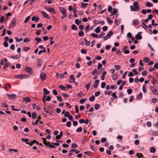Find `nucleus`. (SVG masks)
<instances>
[{
  "instance_id": "f257e3e1",
  "label": "nucleus",
  "mask_w": 158,
  "mask_h": 158,
  "mask_svg": "<svg viewBox=\"0 0 158 158\" xmlns=\"http://www.w3.org/2000/svg\"><path fill=\"white\" fill-rule=\"evenodd\" d=\"M58 8L60 11L62 13V15L64 17H66L67 16V15L66 14V11L64 8L63 7L60 6H59Z\"/></svg>"
},
{
  "instance_id": "7c9ffc66",
  "label": "nucleus",
  "mask_w": 158,
  "mask_h": 158,
  "mask_svg": "<svg viewBox=\"0 0 158 158\" xmlns=\"http://www.w3.org/2000/svg\"><path fill=\"white\" fill-rule=\"evenodd\" d=\"M32 117L33 119H35L37 117L36 114L35 112H33L32 114Z\"/></svg>"
},
{
  "instance_id": "37998d69",
  "label": "nucleus",
  "mask_w": 158,
  "mask_h": 158,
  "mask_svg": "<svg viewBox=\"0 0 158 158\" xmlns=\"http://www.w3.org/2000/svg\"><path fill=\"white\" fill-rule=\"evenodd\" d=\"M59 87L64 91H65L66 89L65 87L63 85H59Z\"/></svg>"
},
{
  "instance_id": "c03bdc74",
  "label": "nucleus",
  "mask_w": 158,
  "mask_h": 158,
  "mask_svg": "<svg viewBox=\"0 0 158 158\" xmlns=\"http://www.w3.org/2000/svg\"><path fill=\"white\" fill-rule=\"evenodd\" d=\"M22 75H23V77H23V78H28L29 77V75H28V74H22Z\"/></svg>"
},
{
  "instance_id": "bf43d9fd",
  "label": "nucleus",
  "mask_w": 158,
  "mask_h": 158,
  "mask_svg": "<svg viewBox=\"0 0 158 158\" xmlns=\"http://www.w3.org/2000/svg\"><path fill=\"white\" fill-rule=\"evenodd\" d=\"M153 17V16L152 14H150L148 17V19L149 20H151Z\"/></svg>"
},
{
  "instance_id": "4be33fe9",
  "label": "nucleus",
  "mask_w": 158,
  "mask_h": 158,
  "mask_svg": "<svg viewBox=\"0 0 158 158\" xmlns=\"http://www.w3.org/2000/svg\"><path fill=\"white\" fill-rule=\"evenodd\" d=\"M90 35H91L94 38H99V35H98L97 34H95L94 33H92Z\"/></svg>"
},
{
  "instance_id": "9b49d317",
  "label": "nucleus",
  "mask_w": 158,
  "mask_h": 158,
  "mask_svg": "<svg viewBox=\"0 0 158 158\" xmlns=\"http://www.w3.org/2000/svg\"><path fill=\"white\" fill-rule=\"evenodd\" d=\"M88 4V3H85L84 2H82L81 5V8L84 9L87 7Z\"/></svg>"
},
{
  "instance_id": "4d7b16f0",
  "label": "nucleus",
  "mask_w": 158,
  "mask_h": 158,
  "mask_svg": "<svg viewBox=\"0 0 158 158\" xmlns=\"http://www.w3.org/2000/svg\"><path fill=\"white\" fill-rule=\"evenodd\" d=\"M108 27L107 26H104L102 27V30L103 31H106L108 29Z\"/></svg>"
},
{
  "instance_id": "a878e982",
  "label": "nucleus",
  "mask_w": 158,
  "mask_h": 158,
  "mask_svg": "<svg viewBox=\"0 0 158 158\" xmlns=\"http://www.w3.org/2000/svg\"><path fill=\"white\" fill-rule=\"evenodd\" d=\"M118 12V10L115 9H114L111 12V15H114L116 13Z\"/></svg>"
},
{
  "instance_id": "864d4df0",
  "label": "nucleus",
  "mask_w": 158,
  "mask_h": 158,
  "mask_svg": "<svg viewBox=\"0 0 158 158\" xmlns=\"http://www.w3.org/2000/svg\"><path fill=\"white\" fill-rule=\"evenodd\" d=\"M22 141L23 142H26V143H28V141H29V140L27 139H24L23 138H22Z\"/></svg>"
},
{
  "instance_id": "20e7f679",
  "label": "nucleus",
  "mask_w": 158,
  "mask_h": 158,
  "mask_svg": "<svg viewBox=\"0 0 158 158\" xmlns=\"http://www.w3.org/2000/svg\"><path fill=\"white\" fill-rule=\"evenodd\" d=\"M25 71L30 74H31L33 73V71L31 68L29 67H27L24 69Z\"/></svg>"
},
{
  "instance_id": "412c9836",
  "label": "nucleus",
  "mask_w": 158,
  "mask_h": 158,
  "mask_svg": "<svg viewBox=\"0 0 158 158\" xmlns=\"http://www.w3.org/2000/svg\"><path fill=\"white\" fill-rule=\"evenodd\" d=\"M70 78L73 80V82H70L71 83H75V78L74 77V76L73 75H71L70 76Z\"/></svg>"
},
{
  "instance_id": "8fccbe9b",
  "label": "nucleus",
  "mask_w": 158,
  "mask_h": 158,
  "mask_svg": "<svg viewBox=\"0 0 158 158\" xmlns=\"http://www.w3.org/2000/svg\"><path fill=\"white\" fill-rule=\"evenodd\" d=\"M113 10V8L111 6H109L107 9L108 11L109 12H110Z\"/></svg>"
},
{
  "instance_id": "5fc2aeb1",
  "label": "nucleus",
  "mask_w": 158,
  "mask_h": 158,
  "mask_svg": "<svg viewBox=\"0 0 158 158\" xmlns=\"http://www.w3.org/2000/svg\"><path fill=\"white\" fill-rule=\"evenodd\" d=\"M45 112H46L47 113H49L50 114H52V113L53 112V111L52 110H45Z\"/></svg>"
},
{
  "instance_id": "c756f323",
  "label": "nucleus",
  "mask_w": 158,
  "mask_h": 158,
  "mask_svg": "<svg viewBox=\"0 0 158 158\" xmlns=\"http://www.w3.org/2000/svg\"><path fill=\"white\" fill-rule=\"evenodd\" d=\"M100 107L99 104H96L94 105L95 109L96 110H98Z\"/></svg>"
},
{
  "instance_id": "6ab92c4d",
  "label": "nucleus",
  "mask_w": 158,
  "mask_h": 158,
  "mask_svg": "<svg viewBox=\"0 0 158 158\" xmlns=\"http://www.w3.org/2000/svg\"><path fill=\"white\" fill-rule=\"evenodd\" d=\"M135 38L138 40H140L142 39V36L140 34H137L135 35Z\"/></svg>"
},
{
  "instance_id": "de8ad7c7",
  "label": "nucleus",
  "mask_w": 158,
  "mask_h": 158,
  "mask_svg": "<svg viewBox=\"0 0 158 158\" xmlns=\"http://www.w3.org/2000/svg\"><path fill=\"white\" fill-rule=\"evenodd\" d=\"M91 82H90L89 84L85 85V88L87 90H88V89L89 88Z\"/></svg>"
},
{
  "instance_id": "f3484780",
  "label": "nucleus",
  "mask_w": 158,
  "mask_h": 158,
  "mask_svg": "<svg viewBox=\"0 0 158 158\" xmlns=\"http://www.w3.org/2000/svg\"><path fill=\"white\" fill-rule=\"evenodd\" d=\"M10 63L9 62L5 64L3 68V69L5 70L6 68L8 67L10 65Z\"/></svg>"
},
{
  "instance_id": "2eb2a0df",
  "label": "nucleus",
  "mask_w": 158,
  "mask_h": 158,
  "mask_svg": "<svg viewBox=\"0 0 158 158\" xmlns=\"http://www.w3.org/2000/svg\"><path fill=\"white\" fill-rule=\"evenodd\" d=\"M36 143H37V141L35 140H34L31 142L26 143L27 144H29L30 146H32L33 144Z\"/></svg>"
},
{
  "instance_id": "69168bd1",
  "label": "nucleus",
  "mask_w": 158,
  "mask_h": 158,
  "mask_svg": "<svg viewBox=\"0 0 158 158\" xmlns=\"http://www.w3.org/2000/svg\"><path fill=\"white\" fill-rule=\"evenodd\" d=\"M132 71L134 73V74L135 75H137L138 74V72L136 69H132Z\"/></svg>"
},
{
  "instance_id": "bb28decb",
  "label": "nucleus",
  "mask_w": 158,
  "mask_h": 158,
  "mask_svg": "<svg viewBox=\"0 0 158 158\" xmlns=\"http://www.w3.org/2000/svg\"><path fill=\"white\" fill-rule=\"evenodd\" d=\"M146 6L148 7H151L152 6V3L149 2H147L146 3Z\"/></svg>"
},
{
  "instance_id": "79ce46f5",
  "label": "nucleus",
  "mask_w": 158,
  "mask_h": 158,
  "mask_svg": "<svg viewBox=\"0 0 158 158\" xmlns=\"http://www.w3.org/2000/svg\"><path fill=\"white\" fill-rule=\"evenodd\" d=\"M85 101L86 99L85 98H83L80 100V103L81 104H82L83 103L85 102Z\"/></svg>"
},
{
  "instance_id": "6e6d98bb",
  "label": "nucleus",
  "mask_w": 158,
  "mask_h": 158,
  "mask_svg": "<svg viewBox=\"0 0 158 158\" xmlns=\"http://www.w3.org/2000/svg\"><path fill=\"white\" fill-rule=\"evenodd\" d=\"M37 60L38 61V64L37 65L38 66H40L41 65V62L40 61V60L39 58H37Z\"/></svg>"
},
{
  "instance_id": "680f3d73",
  "label": "nucleus",
  "mask_w": 158,
  "mask_h": 158,
  "mask_svg": "<svg viewBox=\"0 0 158 158\" xmlns=\"http://www.w3.org/2000/svg\"><path fill=\"white\" fill-rule=\"evenodd\" d=\"M106 85V83L105 82H103L101 84V87L102 88H105Z\"/></svg>"
},
{
  "instance_id": "0eeeda50",
  "label": "nucleus",
  "mask_w": 158,
  "mask_h": 158,
  "mask_svg": "<svg viewBox=\"0 0 158 158\" xmlns=\"http://www.w3.org/2000/svg\"><path fill=\"white\" fill-rule=\"evenodd\" d=\"M150 89L153 94L157 95L158 94V91L156 90V89L154 86H151L150 87Z\"/></svg>"
},
{
  "instance_id": "338daca9",
  "label": "nucleus",
  "mask_w": 158,
  "mask_h": 158,
  "mask_svg": "<svg viewBox=\"0 0 158 158\" xmlns=\"http://www.w3.org/2000/svg\"><path fill=\"white\" fill-rule=\"evenodd\" d=\"M112 96L115 99H116L117 98V97L116 95V93L115 92H114L112 94Z\"/></svg>"
},
{
  "instance_id": "423d86ee",
  "label": "nucleus",
  "mask_w": 158,
  "mask_h": 158,
  "mask_svg": "<svg viewBox=\"0 0 158 158\" xmlns=\"http://www.w3.org/2000/svg\"><path fill=\"white\" fill-rule=\"evenodd\" d=\"M16 20V19L15 18H13L10 24V27H11L13 28L15 26Z\"/></svg>"
},
{
  "instance_id": "58836bf2",
  "label": "nucleus",
  "mask_w": 158,
  "mask_h": 158,
  "mask_svg": "<svg viewBox=\"0 0 158 158\" xmlns=\"http://www.w3.org/2000/svg\"><path fill=\"white\" fill-rule=\"evenodd\" d=\"M156 149L154 147H152L150 149V151L152 153H153L155 152Z\"/></svg>"
},
{
  "instance_id": "e2e57ef3",
  "label": "nucleus",
  "mask_w": 158,
  "mask_h": 158,
  "mask_svg": "<svg viewBox=\"0 0 158 158\" xmlns=\"http://www.w3.org/2000/svg\"><path fill=\"white\" fill-rule=\"evenodd\" d=\"M8 45L9 44L7 42L5 41L3 43V45L5 47H7L8 46Z\"/></svg>"
},
{
  "instance_id": "ddd939ff",
  "label": "nucleus",
  "mask_w": 158,
  "mask_h": 158,
  "mask_svg": "<svg viewBox=\"0 0 158 158\" xmlns=\"http://www.w3.org/2000/svg\"><path fill=\"white\" fill-rule=\"evenodd\" d=\"M99 81L98 80H96L94 82V84L93 85V87L95 88H97L98 86V85L99 83Z\"/></svg>"
},
{
  "instance_id": "5701e85b",
  "label": "nucleus",
  "mask_w": 158,
  "mask_h": 158,
  "mask_svg": "<svg viewBox=\"0 0 158 158\" xmlns=\"http://www.w3.org/2000/svg\"><path fill=\"white\" fill-rule=\"evenodd\" d=\"M78 35L79 37L83 36L84 34L83 31H81L78 32Z\"/></svg>"
},
{
  "instance_id": "dca6fc26",
  "label": "nucleus",
  "mask_w": 158,
  "mask_h": 158,
  "mask_svg": "<svg viewBox=\"0 0 158 158\" xmlns=\"http://www.w3.org/2000/svg\"><path fill=\"white\" fill-rule=\"evenodd\" d=\"M139 21L138 19H135L133 20L132 22V25L134 26H136L138 24Z\"/></svg>"
},
{
  "instance_id": "c85d7f7f",
  "label": "nucleus",
  "mask_w": 158,
  "mask_h": 158,
  "mask_svg": "<svg viewBox=\"0 0 158 158\" xmlns=\"http://www.w3.org/2000/svg\"><path fill=\"white\" fill-rule=\"evenodd\" d=\"M82 128L81 127H79L78 128L76 131L77 132H81L82 131Z\"/></svg>"
},
{
  "instance_id": "f704fd0d",
  "label": "nucleus",
  "mask_w": 158,
  "mask_h": 158,
  "mask_svg": "<svg viewBox=\"0 0 158 158\" xmlns=\"http://www.w3.org/2000/svg\"><path fill=\"white\" fill-rule=\"evenodd\" d=\"M72 29L73 30H76L77 29V27L75 24H73L72 26Z\"/></svg>"
},
{
  "instance_id": "a211bd4d",
  "label": "nucleus",
  "mask_w": 158,
  "mask_h": 158,
  "mask_svg": "<svg viewBox=\"0 0 158 158\" xmlns=\"http://www.w3.org/2000/svg\"><path fill=\"white\" fill-rule=\"evenodd\" d=\"M107 72L105 71L103 72V73H102V74L101 76V79L102 80H104L105 75L107 74Z\"/></svg>"
},
{
  "instance_id": "0e129e2a",
  "label": "nucleus",
  "mask_w": 158,
  "mask_h": 158,
  "mask_svg": "<svg viewBox=\"0 0 158 158\" xmlns=\"http://www.w3.org/2000/svg\"><path fill=\"white\" fill-rule=\"evenodd\" d=\"M5 17L4 16H2L1 17L0 22L1 23H3L5 20Z\"/></svg>"
},
{
  "instance_id": "603ef678",
  "label": "nucleus",
  "mask_w": 158,
  "mask_h": 158,
  "mask_svg": "<svg viewBox=\"0 0 158 158\" xmlns=\"http://www.w3.org/2000/svg\"><path fill=\"white\" fill-rule=\"evenodd\" d=\"M30 18V16H28L27 17L24 21V23L27 22L29 20Z\"/></svg>"
},
{
  "instance_id": "49530a36",
  "label": "nucleus",
  "mask_w": 158,
  "mask_h": 158,
  "mask_svg": "<svg viewBox=\"0 0 158 158\" xmlns=\"http://www.w3.org/2000/svg\"><path fill=\"white\" fill-rule=\"evenodd\" d=\"M75 111L77 113H78L79 112V109L78 106L76 105L75 106Z\"/></svg>"
},
{
  "instance_id": "1a4fd4ad",
  "label": "nucleus",
  "mask_w": 158,
  "mask_h": 158,
  "mask_svg": "<svg viewBox=\"0 0 158 158\" xmlns=\"http://www.w3.org/2000/svg\"><path fill=\"white\" fill-rule=\"evenodd\" d=\"M46 9L47 10L50 12L51 13H53L55 14L56 13V11H55V9L53 8L52 7H49L47 8L46 7Z\"/></svg>"
},
{
  "instance_id": "393cba45",
  "label": "nucleus",
  "mask_w": 158,
  "mask_h": 158,
  "mask_svg": "<svg viewBox=\"0 0 158 158\" xmlns=\"http://www.w3.org/2000/svg\"><path fill=\"white\" fill-rule=\"evenodd\" d=\"M22 77H23V75H22V74L17 75H15L14 77L16 79H19V78H22Z\"/></svg>"
},
{
  "instance_id": "ea45409f",
  "label": "nucleus",
  "mask_w": 158,
  "mask_h": 158,
  "mask_svg": "<svg viewBox=\"0 0 158 158\" xmlns=\"http://www.w3.org/2000/svg\"><path fill=\"white\" fill-rule=\"evenodd\" d=\"M35 40L37 41V42H40L42 40L40 38L36 37L35 38Z\"/></svg>"
},
{
  "instance_id": "7ed1b4c3",
  "label": "nucleus",
  "mask_w": 158,
  "mask_h": 158,
  "mask_svg": "<svg viewBox=\"0 0 158 158\" xmlns=\"http://www.w3.org/2000/svg\"><path fill=\"white\" fill-rule=\"evenodd\" d=\"M113 32L112 31H109L107 35H106L104 38V40L105 41L107 40L108 38L111 37V35H113Z\"/></svg>"
},
{
  "instance_id": "72a5a7b5",
  "label": "nucleus",
  "mask_w": 158,
  "mask_h": 158,
  "mask_svg": "<svg viewBox=\"0 0 158 158\" xmlns=\"http://www.w3.org/2000/svg\"><path fill=\"white\" fill-rule=\"evenodd\" d=\"M84 94L82 93V91H81L79 93H78L77 95L80 97V98L82 97V96L84 95Z\"/></svg>"
},
{
  "instance_id": "3c124183",
  "label": "nucleus",
  "mask_w": 158,
  "mask_h": 158,
  "mask_svg": "<svg viewBox=\"0 0 158 158\" xmlns=\"http://www.w3.org/2000/svg\"><path fill=\"white\" fill-rule=\"evenodd\" d=\"M132 89H128L127 90V93L128 94H130L132 93Z\"/></svg>"
},
{
  "instance_id": "cd10ccee",
  "label": "nucleus",
  "mask_w": 158,
  "mask_h": 158,
  "mask_svg": "<svg viewBox=\"0 0 158 158\" xmlns=\"http://www.w3.org/2000/svg\"><path fill=\"white\" fill-rule=\"evenodd\" d=\"M23 48V51L27 52L29 50L31 49V48L30 47H24V48Z\"/></svg>"
},
{
  "instance_id": "2f4dec72",
  "label": "nucleus",
  "mask_w": 158,
  "mask_h": 158,
  "mask_svg": "<svg viewBox=\"0 0 158 158\" xmlns=\"http://www.w3.org/2000/svg\"><path fill=\"white\" fill-rule=\"evenodd\" d=\"M95 32L96 33H98L100 31V30L99 27H97L95 30Z\"/></svg>"
},
{
  "instance_id": "4c0bfd02",
  "label": "nucleus",
  "mask_w": 158,
  "mask_h": 158,
  "mask_svg": "<svg viewBox=\"0 0 158 158\" xmlns=\"http://www.w3.org/2000/svg\"><path fill=\"white\" fill-rule=\"evenodd\" d=\"M133 6L135 7H139L138 6V3L137 1H135L133 3Z\"/></svg>"
},
{
  "instance_id": "6e6552de",
  "label": "nucleus",
  "mask_w": 158,
  "mask_h": 158,
  "mask_svg": "<svg viewBox=\"0 0 158 158\" xmlns=\"http://www.w3.org/2000/svg\"><path fill=\"white\" fill-rule=\"evenodd\" d=\"M40 79L42 80H45L46 79V74L44 73H41L40 74Z\"/></svg>"
},
{
  "instance_id": "9d476101",
  "label": "nucleus",
  "mask_w": 158,
  "mask_h": 158,
  "mask_svg": "<svg viewBox=\"0 0 158 158\" xmlns=\"http://www.w3.org/2000/svg\"><path fill=\"white\" fill-rule=\"evenodd\" d=\"M41 13L44 18L48 19H49L50 18L49 16L45 11H41Z\"/></svg>"
},
{
  "instance_id": "a18cd8bd",
  "label": "nucleus",
  "mask_w": 158,
  "mask_h": 158,
  "mask_svg": "<svg viewBox=\"0 0 158 158\" xmlns=\"http://www.w3.org/2000/svg\"><path fill=\"white\" fill-rule=\"evenodd\" d=\"M84 27V26L83 25H81L79 26V28L81 31H82L83 30Z\"/></svg>"
},
{
  "instance_id": "09e8293b",
  "label": "nucleus",
  "mask_w": 158,
  "mask_h": 158,
  "mask_svg": "<svg viewBox=\"0 0 158 158\" xmlns=\"http://www.w3.org/2000/svg\"><path fill=\"white\" fill-rule=\"evenodd\" d=\"M106 141V138L105 137H103L101 139V141L102 143H104Z\"/></svg>"
},
{
  "instance_id": "f8f14e48",
  "label": "nucleus",
  "mask_w": 158,
  "mask_h": 158,
  "mask_svg": "<svg viewBox=\"0 0 158 158\" xmlns=\"http://www.w3.org/2000/svg\"><path fill=\"white\" fill-rule=\"evenodd\" d=\"M39 19L40 18L39 17L33 16L31 18V20L32 21H35V23L37 22Z\"/></svg>"
},
{
  "instance_id": "774afa93",
  "label": "nucleus",
  "mask_w": 158,
  "mask_h": 158,
  "mask_svg": "<svg viewBox=\"0 0 158 158\" xmlns=\"http://www.w3.org/2000/svg\"><path fill=\"white\" fill-rule=\"evenodd\" d=\"M100 94V91H96L95 93V95L96 97L98 96Z\"/></svg>"
},
{
  "instance_id": "c9c22d12",
  "label": "nucleus",
  "mask_w": 158,
  "mask_h": 158,
  "mask_svg": "<svg viewBox=\"0 0 158 158\" xmlns=\"http://www.w3.org/2000/svg\"><path fill=\"white\" fill-rule=\"evenodd\" d=\"M117 78L118 75L116 74H114L112 77V78L113 80H116V79H117Z\"/></svg>"
},
{
  "instance_id": "473e14b6",
  "label": "nucleus",
  "mask_w": 158,
  "mask_h": 158,
  "mask_svg": "<svg viewBox=\"0 0 158 158\" xmlns=\"http://www.w3.org/2000/svg\"><path fill=\"white\" fill-rule=\"evenodd\" d=\"M95 99V96H92L89 98V100L90 101L93 102L94 100Z\"/></svg>"
},
{
  "instance_id": "a19ab883",
  "label": "nucleus",
  "mask_w": 158,
  "mask_h": 158,
  "mask_svg": "<svg viewBox=\"0 0 158 158\" xmlns=\"http://www.w3.org/2000/svg\"><path fill=\"white\" fill-rule=\"evenodd\" d=\"M81 52L82 54H86L87 52V51L84 49H81Z\"/></svg>"
},
{
  "instance_id": "b1692460",
  "label": "nucleus",
  "mask_w": 158,
  "mask_h": 158,
  "mask_svg": "<svg viewBox=\"0 0 158 158\" xmlns=\"http://www.w3.org/2000/svg\"><path fill=\"white\" fill-rule=\"evenodd\" d=\"M43 90L44 91V94H45L47 95L50 92L49 91H48L47 89L45 88H44L43 89Z\"/></svg>"
},
{
  "instance_id": "4468645a",
  "label": "nucleus",
  "mask_w": 158,
  "mask_h": 158,
  "mask_svg": "<svg viewBox=\"0 0 158 158\" xmlns=\"http://www.w3.org/2000/svg\"><path fill=\"white\" fill-rule=\"evenodd\" d=\"M23 101L26 102L28 103L31 102V100L29 97H27L23 98Z\"/></svg>"
},
{
  "instance_id": "f03ea898",
  "label": "nucleus",
  "mask_w": 158,
  "mask_h": 158,
  "mask_svg": "<svg viewBox=\"0 0 158 158\" xmlns=\"http://www.w3.org/2000/svg\"><path fill=\"white\" fill-rule=\"evenodd\" d=\"M42 139L43 140L44 143V145H46L48 147H49L51 148H54L55 147L52 145H51V144L48 143L46 141V139L44 138H42Z\"/></svg>"
},
{
  "instance_id": "052dcab7",
  "label": "nucleus",
  "mask_w": 158,
  "mask_h": 158,
  "mask_svg": "<svg viewBox=\"0 0 158 158\" xmlns=\"http://www.w3.org/2000/svg\"><path fill=\"white\" fill-rule=\"evenodd\" d=\"M120 66L118 65H116L115 66V68L117 70H119L120 68Z\"/></svg>"
},
{
  "instance_id": "aec40b11",
  "label": "nucleus",
  "mask_w": 158,
  "mask_h": 158,
  "mask_svg": "<svg viewBox=\"0 0 158 158\" xmlns=\"http://www.w3.org/2000/svg\"><path fill=\"white\" fill-rule=\"evenodd\" d=\"M143 94L142 92H140L137 95V98L139 100H141L142 98Z\"/></svg>"
},
{
  "instance_id": "39448f33",
  "label": "nucleus",
  "mask_w": 158,
  "mask_h": 158,
  "mask_svg": "<svg viewBox=\"0 0 158 158\" xmlns=\"http://www.w3.org/2000/svg\"><path fill=\"white\" fill-rule=\"evenodd\" d=\"M6 95L10 99L14 100L16 98V95L15 94H6Z\"/></svg>"
},
{
  "instance_id": "e433bc0d",
  "label": "nucleus",
  "mask_w": 158,
  "mask_h": 158,
  "mask_svg": "<svg viewBox=\"0 0 158 158\" xmlns=\"http://www.w3.org/2000/svg\"><path fill=\"white\" fill-rule=\"evenodd\" d=\"M77 147V145L76 143H73L71 146V147L73 148H76Z\"/></svg>"
},
{
  "instance_id": "13d9d810",
  "label": "nucleus",
  "mask_w": 158,
  "mask_h": 158,
  "mask_svg": "<svg viewBox=\"0 0 158 158\" xmlns=\"http://www.w3.org/2000/svg\"><path fill=\"white\" fill-rule=\"evenodd\" d=\"M10 58H12V59H18L19 58V57H18V55H16V56H12L10 57Z\"/></svg>"
}]
</instances>
